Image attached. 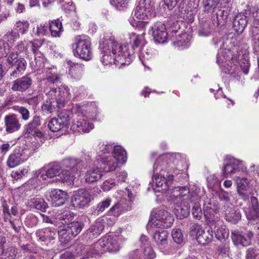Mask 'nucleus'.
<instances>
[{
  "mask_svg": "<svg viewBox=\"0 0 259 259\" xmlns=\"http://www.w3.org/2000/svg\"><path fill=\"white\" fill-rule=\"evenodd\" d=\"M245 213L248 221H259V203L255 197H251L250 207L245 210Z\"/></svg>",
  "mask_w": 259,
  "mask_h": 259,
  "instance_id": "23",
  "label": "nucleus"
},
{
  "mask_svg": "<svg viewBox=\"0 0 259 259\" xmlns=\"http://www.w3.org/2000/svg\"><path fill=\"white\" fill-rule=\"evenodd\" d=\"M190 40V36L187 33H183L179 36L177 40L173 42L174 46L179 50H182L188 46Z\"/></svg>",
  "mask_w": 259,
  "mask_h": 259,
  "instance_id": "43",
  "label": "nucleus"
},
{
  "mask_svg": "<svg viewBox=\"0 0 259 259\" xmlns=\"http://www.w3.org/2000/svg\"><path fill=\"white\" fill-rule=\"evenodd\" d=\"M79 132L88 133L93 128V124L90 123L85 117L80 116L75 123Z\"/></svg>",
  "mask_w": 259,
  "mask_h": 259,
  "instance_id": "35",
  "label": "nucleus"
},
{
  "mask_svg": "<svg viewBox=\"0 0 259 259\" xmlns=\"http://www.w3.org/2000/svg\"><path fill=\"white\" fill-rule=\"evenodd\" d=\"M246 237L238 231H234L232 232L231 238L233 243L236 246L241 245L242 246H247L250 244L251 238L254 234L250 230L247 231Z\"/></svg>",
  "mask_w": 259,
  "mask_h": 259,
  "instance_id": "18",
  "label": "nucleus"
},
{
  "mask_svg": "<svg viewBox=\"0 0 259 259\" xmlns=\"http://www.w3.org/2000/svg\"><path fill=\"white\" fill-rule=\"evenodd\" d=\"M45 80L53 84L60 83L62 80L61 75L55 69H48L46 71Z\"/></svg>",
  "mask_w": 259,
  "mask_h": 259,
  "instance_id": "38",
  "label": "nucleus"
},
{
  "mask_svg": "<svg viewBox=\"0 0 259 259\" xmlns=\"http://www.w3.org/2000/svg\"><path fill=\"white\" fill-rule=\"evenodd\" d=\"M50 197L52 206L58 207L64 204L67 194L61 190L55 189L50 192Z\"/></svg>",
  "mask_w": 259,
  "mask_h": 259,
  "instance_id": "28",
  "label": "nucleus"
},
{
  "mask_svg": "<svg viewBox=\"0 0 259 259\" xmlns=\"http://www.w3.org/2000/svg\"><path fill=\"white\" fill-rule=\"evenodd\" d=\"M218 202L213 198H206L203 203V213L209 221H214L218 218L215 216L219 211Z\"/></svg>",
  "mask_w": 259,
  "mask_h": 259,
  "instance_id": "15",
  "label": "nucleus"
},
{
  "mask_svg": "<svg viewBox=\"0 0 259 259\" xmlns=\"http://www.w3.org/2000/svg\"><path fill=\"white\" fill-rule=\"evenodd\" d=\"M74 214L69 210H64L62 212L57 215V219L59 220L64 221L65 223L73 219Z\"/></svg>",
  "mask_w": 259,
  "mask_h": 259,
  "instance_id": "55",
  "label": "nucleus"
},
{
  "mask_svg": "<svg viewBox=\"0 0 259 259\" xmlns=\"http://www.w3.org/2000/svg\"><path fill=\"white\" fill-rule=\"evenodd\" d=\"M190 40V36L187 33H183L179 36L177 40L173 42L174 46L179 50H182L188 46Z\"/></svg>",
  "mask_w": 259,
  "mask_h": 259,
  "instance_id": "41",
  "label": "nucleus"
},
{
  "mask_svg": "<svg viewBox=\"0 0 259 259\" xmlns=\"http://www.w3.org/2000/svg\"><path fill=\"white\" fill-rule=\"evenodd\" d=\"M149 0H140L134 11V16L139 19H144L154 10V7Z\"/></svg>",
  "mask_w": 259,
  "mask_h": 259,
  "instance_id": "16",
  "label": "nucleus"
},
{
  "mask_svg": "<svg viewBox=\"0 0 259 259\" xmlns=\"http://www.w3.org/2000/svg\"><path fill=\"white\" fill-rule=\"evenodd\" d=\"M166 164V162L163 161V158L159 157L153 165L154 175L153 177V181L156 184V187L161 188V190H166L168 188V183L170 182L169 181H166L164 176L158 175V171L166 170L165 167Z\"/></svg>",
  "mask_w": 259,
  "mask_h": 259,
  "instance_id": "10",
  "label": "nucleus"
},
{
  "mask_svg": "<svg viewBox=\"0 0 259 259\" xmlns=\"http://www.w3.org/2000/svg\"><path fill=\"white\" fill-rule=\"evenodd\" d=\"M238 47L232 44L229 39L223 42L217 56V63L224 64L230 61H237L238 58Z\"/></svg>",
  "mask_w": 259,
  "mask_h": 259,
  "instance_id": "6",
  "label": "nucleus"
},
{
  "mask_svg": "<svg viewBox=\"0 0 259 259\" xmlns=\"http://www.w3.org/2000/svg\"><path fill=\"white\" fill-rule=\"evenodd\" d=\"M200 199V196L199 194V199L196 201H190L189 203H192V214L193 217L197 219H200L202 215V211L199 203V200Z\"/></svg>",
  "mask_w": 259,
  "mask_h": 259,
  "instance_id": "46",
  "label": "nucleus"
},
{
  "mask_svg": "<svg viewBox=\"0 0 259 259\" xmlns=\"http://www.w3.org/2000/svg\"><path fill=\"white\" fill-rule=\"evenodd\" d=\"M167 237V232L163 230L156 231L153 236V239L158 248L164 254L171 252V249L168 244Z\"/></svg>",
  "mask_w": 259,
  "mask_h": 259,
  "instance_id": "12",
  "label": "nucleus"
},
{
  "mask_svg": "<svg viewBox=\"0 0 259 259\" xmlns=\"http://www.w3.org/2000/svg\"><path fill=\"white\" fill-rule=\"evenodd\" d=\"M50 30L52 36L59 37L63 31L62 23L59 19L51 21L50 22Z\"/></svg>",
  "mask_w": 259,
  "mask_h": 259,
  "instance_id": "40",
  "label": "nucleus"
},
{
  "mask_svg": "<svg viewBox=\"0 0 259 259\" xmlns=\"http://www.w3.org/2000/svg\"><path fill=\"white\" fill-rule=\"evenodd\" d=\"M97 248L102 246L104 253L116 252L120 249L118 238L117 236L108 235L102 237L97 241Z\"/></svg>",
  "mask_w": 259,
  "mask_h": 259,
  "instance_id": "11",
  "label": "nucleus"
},
{
  "mask_svg": "<svg viewBox=\"0 0 259 259\" xmlns=\"http://www.w3.org/2000/svg\"><path fill=\"white\" fill-rule=\"evenodd\" d=\"M73 47L75 48L74 55L79 58L89 61L93 57L91 38L87 35H77L75 37Z\"/></svg>",
  "mask_w": 259,
  "mask_h": 259,
  "instance_id": "5",
  "label": "nucleus"
},
{
  "mask_svg": "<svg viewBox=\"0 0 259 259\" xmlns=\"http://www.w3.org/2000/svg\"><path fill=\"white\" fill-rule=\"evenodd\" d=\"M5 130L8 133L18 131L21 127V123L18 116L12 113L6 115L4 118Z\"/></svg>",
  "mask_w": 259,
  "mask_h": 259,
  "instance_id": "19",
  "label": "nucleus"
},
{
  "mask_svg": "<svg viewBox=\"0 0 259 259\" xmlns=\"http://www.w3.org/2000/svg\"><path fill=\"white\" fill-rule=\"evenodd\" d=\"M32 84V79L28 76H24L13 81L11 89L14 92L22 93L28 90Z\"/></svg>",
  "mask_w": 259,
  "mask_h": 259,
  "instance_id": "21",
  "label": "nucleus"
},
{
  "mask_svg": "<svg viewBox=\"0 0 259 259\" xmlns=\"http://www.w3.org/2000/svg\"><path fill=\"white\" fill-rule=\"evenodd\" d=\"M91 200L90 193L86 190H80L72 196L71 203L74 207L84 208L89 205Z\"/></svg>",
  "mask_w": 259,
  "mask_h": 259,
  "instance_id": "14",
  "label": "nucleus"
},
{
  "mask_svg": "<svg viewBox=\"0 0 259 259\" xmlns=\"http://www.w3.org/2000/svg\"><path fill=\"white\" fill-rule=\"evenodd\" d=\"M248 11L246 10L238 14L235 18L233 25L234 30L238 33H241L247 24V15Z\"/></svg>",
  "mask_w": 259,
  "mask_h": 259,
  "instance_id": "27",
  "label": "nucleus"
},
{
  "mask_svg": "<svg viewBox=\"0 0 259 259\" xmlns=\"http://www.w3.org/2000/svg\"><path fill=\"white\" fill-rule=\"evenodd\" d=\"M102 176V171L98 167H92L88 169L84 176L85 180L88 183H94L100 180Z\"/></svg>",
  "mask_w": 259,
  "mask_h": 259,
  "instance_id": "31",
  "label": "nucleus"
},
{
  "mask_svg": "<svg viewBox=\"0 0 259 259\" xmlns=\"http://www.w3.org/2000/svg\"><path fill=\"white\" fill-rule=\"evenodd\" d=\"M27 158L28 156L24 154L23 151H15L9 156L7 165L10 168H14L24 162Z\"/></svg>",
  "mask_w": 259,
  "mask_h": 259,
  "instance_id": "26",
  "label": "nucleus"
},
{
  "mask_svg": "<svg viewBox=\"0 0 259 259\" xmlns=\"http://www.w3.org/2000/svg\"><path fill=\"white\" fill-rule=\"evenodd\" d=\"M222 171L225 177H227L228 175L238 176L240 173L244 172L243 165L241 161L232 158L224 164Z\"/></svg>",
  "mask_w": 259,
  "mask_h": 259,
  "instance_id": "13",
  "label": "nucleus"
},
{
  "mask_svg": "<svg viewBox=\"0 0 259 259\" xmlns=\"http://www.w3.org/2000/svg\"><path fill=\"white\" fill-rule=\"evenodd\" d=\"M200 192V189L195 186L191 189L186 186L175 187L170 190L169 200L178 205L189 203L198 200Z\"/></svg>",
  "mask_w": 259,
  "mask_h": 259,
  "instance_id": "4",
  "label": "nucleus"
},
{
  "mask_svg": "<svg viewBox=\"0 0 259 259\" xmlns=\"http://www.w3.org/2000/svg\"><path fill=\"white\" fill-rule=\"evenodd\" d=\"M27 203V206L30 208H35L42 212H45L48 207L47 203L45 202L44 199L40 197L31 198Z\"/></svg>",
  "mask_w": 259,
  "mask_h": 259,
  "instance_id": "34",
  "label": "nucleus"
},
{
  "mask_svg": "<svg viewBox=\"0 0 259 259\" xmlns=\"http://www.w3.org/2000/svg\"><path fill=\"white\" fill-rule=\"evenodd\" d=\"M196 239L198 242L202 245H206L211 241L213 237V231L211 228L206 227L205 229L197 226Z\"/></svg>",
  "mask_w": 259,
  "mask_h": 259,
  "instance_id": "22",
  "label": "nucleus"
},
{
  "mask_svg": "<svg viewBox=\"0 0 259 259\" xmlns=\"http://www.w3.org/2000/svg\"><path fill=\"white\" fill-rule=\"evenodd\" d=\"M171 236L174 241L177 244H181L184 242V238L181 230L179 229H174L171 232Z\"/></svg>",
  "mask_w": 259,
  "mask_h": 259,
  "instance_id": "54",
  "label": "nucleus"
},
{
  "mask_svg": "<svg viewBox=\"0 0 259 259\" xmlns=\"http://www.w3.org/2000/svg\"><path fill=\"white\" fill-rule=\"evenodd\" d=\"M215 235L218 240H222L228 238L229 236V230L225 226H220L218 227L215 231Z\"/></svg>",
  "mask_w": 259,
  "mask_h": 259,
  "instance_id": "53",
  "label": "nucleus"
},
{
  "mask_svg": "<svg viewBox=\"0 0 259 259\" xmlns=\"http://www.w3.org/2000/svg\"><path fill=\"white\" fill-rule=\"evenodd\" d=\"M235 61H230L224 64H218L222 70L225 73L229 74L232 75H238V69L237 68L236 65L234 63Z\"/></svg>",
  "mask_w": 259,
  "mask_h": 259,
  "instance_id": "39",
  "label": "nucleus"
},
{
  "mask_svg": "<svg viewBox=\"0 0 259 259\" xmlns=\"http://www.w3.org/2000/svg\"><path fill=\"white\" fill-rule=\"evenodd\" d=\"M61 7L65 10L68 11H74L75 10V6L73 5L71 0H59Z\"/></svg>",
  "mask_w": 259,
  "mask_h": 259,
  "instance_id": "63",
  "label": "nucleus"
},
{
  "mask_svg": "<svg viewBox=\"0 0 259 259\" xmlns=\"http://www.w3.org/2000/svg\"><path fill=\"white\" fill-rule=\"evenodd\" d=\"M58 232L60 242L59 247L64 249L68 247V243L74 236L67 225L59 227Z\"/></svg>",
  "mask_w": 259,
  "mask_h": 259,
  "instance_id": "20",
  "label": "nucleus"
},
{
  "mask_svg": "<svg viewBox=\"0 0 259 259\" xmlns=\"http://www.w3.org/2000/svg\"><path fill=\"white\" fill-rule=\"evenodd\" d=\"M180 208H178L176 210V213L179 219H183L187 217L190 213V205L189 203L182 204Z\"/></svg>",
  "mask_w": 259,
  "mask_h": 259,
  "instance_id": "50",
  "label": "nucleus"
},
{
  "mask_svg": "<svg viewBox=\"0 0 259 259\" xmlns=\"http://www.w3.org/2000/svg\"><path fill=\"white\" fill-rule=\"evenodd\" d=\"M1 259H15L18 253L17 249L13 246H10L1 252Z\"/></svg>",
  "mask_w": 259,
  "mask_h": 259,
  "instance_id": "45",
  "label": "nucleus"
},
{
  "mask_svg": "<svg viewBox=\"0 0 259 259\" xmlns=\"http://www.w3.org/2000/svg\"><path fill=\"white\" fill-rule=\"evenodd\" d=\"M99 154L100 156H103L106 154L112 153L114 146L112 144H104L100 143L99 145Z\"/></svg>",
  "mask_w": 259,
  "mask_h": 259,
  "instance_id": "52",
  "label": "nucleus"
},
{
  "mask_svg": "<svg viewBox=\"0 0 259 259\" xmlns=\"http://www.w3.org/2000/svg\"><path fill=\"white\" fill-rule=\"evenodd\" d=\"M47 95L50 98L43 103L41 109L44 112L48 114L64 106L66 99L70 95V90L68 86L63 84L58 89L54 88L50 89Z\"/></svg>",
  "mask_w": 259,
  "mask_h": 259,
  "instance_id": "3",
  "label": "nucleus"
},
{
  "mask_svg": "<svg viewBox=\"0 0 259 259\" xmlns=\"http://www.w3.org/2000/svg\"><path fill=\"white\" fill-rule=\"evenodd\" d=\"M125 206H123L121 203H117L114 205L109 210V213L114 217H118L124 209Z\"/></svg>",
  "mask_w": 259,
  "mask_h": 259,
  "instance_id": "56",
  "label": "nucleus"
},
{
  "mask_svg": "<svg viewBox=\"0 0 259 259\" xmlns=\"http://www.w3.org/2000/svg\"><path fill=\"white\" fill-rule=\"evenodd\" d=\"M100 162L103 166L102 168L105 172L114 170L119 163L115 157L111 155L102 158Z\"/></svg>",
  "mask_w": 259,
  "mask_h": 259,
  "instance_id": "32",
  "label": "nucleus"
},
{
  "mask_svg": "<svg viewBox=\"0 0 259 259\" xmlns=\"http://www.w3.org/2000/svg\"><path fill=\"white\" fill-rule=\"evenodd\" d=\"M10 54L9 45L3 40H0V56L1 57L8 56Z\"/></svg>",
  "mask_w": 259,
  "mask_h": 259,
  "instance_id": "62",
  "label": "nucleus"
},
{
  "mask_svg": "<svg viewBox=\"0 0 259 259\" xmlns=\"http://www.w3.org/2000/svg\"><path fill=\"white\" fill-rule=\"evenodd\" d=\"M48 30V27L44 24L37 25L33 29V32L37 36H44L46 35Z\"/></svg>",
  "mask_w": 259,
  "mask_h": 259,
  "instance_id": "58",
  "label": "nucleus"
},
{
  "mask_svg": "<svg viewBox=\"0 0 259 259\" xmlns=\"http://www.w3.org/2000/svg\"><path fill=\"white\" fill-rule=\"evenodd\" d=\"M152 35L155 42L164 43L167 38L165 26L160 22H157L151 27Z\"/></svg>",
  "mask_w": 259,
  "mask_h": 259,
  "instance_id": "17",
  "label": "nucleus"
},
{
  "mask_svg": "<svg viewBox=\"0 0 259 259\" xmlns=\"http://www.w3.org/2000/svg\"><path fill=\"white\" fill-rule=\"evenodd\" d=\"M104 220L97 221L86 231L84 234V238L87 240H91L97 237L104 229L103 222Z\"/></svg>",
  "mask_w": 259,
  "mask_h": 259,
  "instance_id": "24",
  "label": "nucleus"
},
{
  "mask_svg": "<svg viewBox=\"0 0 259 259\" xmlns=\"http://www.w3.org/2000/svg\"><path fill=\"white\" fill-rule=\"evenodd\" d=\"M213 12L212 21L214 24L221 26L224 25L228 19V12L227 10L218 9L215 12L213 10Z\"/></svg>",
  "mask_w": 259,
  "mask_h": 259,
  "instance_id": "33",
  "label": "nucleus"
},
{
  "mask_svg": "<svg viewBox=\"0 0 259 259\" xmlns=\"http://www.w3.org/2000/svg\"><path fill=\"white\" fill-rule=\"evenodd\" d=\"M63 164L66 169H62L57 162L50 164L49 168L45 171V175L40 176L42 180L55 178L56 182H66L71 184L75 179V175L82 171L84 167L83 162L78 159L68 158L63 161Z\"/></svg>",
  "mask_w": 259,
  "mask_h": 259,
  "instance_id": "2",
  "label": "nucleus"
},
{
  "mask_svg": "<svg viewBox=\"0 0 259 259\" xmlns=\"http://www.w3.org/2000/svg\"><path fill=\"white\" fill-rule=\"evenodd\" d=\"M42 42L40 40H35L34 41H30L27 44V47L28 49L30 48V50L32 52L35 60L36 59V57L40 58L42 56L40 52L38 51V49L41 46Z\"/></svg>",
  "mask_w": 259,
  "mask_h": 259,
  "instance_id": "44",
  "label": "nucleus"
},
{
  "mask_svg": "<svg viewBox=\"0 0 259 259\" xmlns=\"http://www.w3.org/2000/svg\"><path fill=\"white\" fill-rule=\"evenodd\" d=\"M128 257L130 259H145L143 252L140 249H136L130 252Z\"/></svg>",
  "mask_w": 259,
  "mask_h": 259,
  "instance_id": "60",
  "label": "nucleus"
},
{
  "mask_svg": "<svg viewBox=\"0 0 259 259\" xmlns=\"http://www.w3.org/2000/svg\"><path fill=\"white\" fill-rule=\"evenodd\" d=\"M69 125V115L65 112H61L56 117L53 118L49 121L48 127L53 132H57L60 131L65 132L68 128Z\"/></svg>",
  "mask_w": 259,
  "mask_h": 259,
  "instance_id": "9",
  "label": "nucleus"
},
{
  "mask_svg": "<svg viewBox=\"0 0 259 259\" xmlns=\"http://www.w3.org/2000/svg\"><path fill=\"white\" fill-rule=\"evenodd\" d=\"M174 220L172 216L167 210H155L151 212L149 224L152 228H166L171 226Z\"/></svg>",
  "mask_w": 259,
  "mask_h": 259,
  "instance_id": "7",
  "label": "nucleus"
},
{
  "mask_svg": "<svg viewBox=\"0 0 259 259\" xmlns=\"http://www.w3.org/2000/svg\"><path fill=\"white\" fill-rule=\"evenodd\" d=\"M259 255V250L254 248H249L246 252V259H255Z\"/></svg>",
  "mask_w": 259,
  "mask_h": 259,
  "instance_id": "64",
  "label": "nucleus"
},
{
  "mask_svg": "<svg viewBox=\"0 0 259 259\" xmlns=\"http://www.w3.org/2000/svg\"><path fill=\"white\" fill-rule=\"evenodd\" d=\"M104 40L100 42V49L102 54L101 61L104 65L118 62L121 65L130 63L132 56L127 44H120L114 40L112 37L104 38Z\"/></svg>",
  "mask_w": 259,
  "mask_h": 259,
  "instance_id": "1",
  "label": "nucleus"
},
{
  "mask_svg": "<svg viewBox=\"0 0 259 259\" xmlns=\"http://www.w3.org/2000/svg\"><path fill=\"white\" fill-rule=\"evenodd\" d=\"M138 56L139 59L141 61L143 64L145 65L144 62L152 57V51L151 49H148L145 46H143L140 49Z\"/></svg>",
  "mask_w": 259,
  "mask_h": 259,
  "instance_id": "47",
  "label": "nucleus"
},
{
  "mask_svg": "<svg viewBox=\"0 0 259 259\" xmlns=\"http://www.w3.org/2000/svg\"><path fill=\"white\" fill-rule=\"evenodd\" d=\"M112 156L115 157L119 163H124L127 160L126 151L120 146H114Z\"/></svg>",
  "mask_w": 259,
  "mask_h": 259,
  "instance_id": "36",
  "label": "nucleus"
},
{
  "mask_svg": "<svg viewBox=\"0 0 259 259\" xmlns=\"http://www.w3.org/2000/svg\"><path fill=\"white\" fill-rule=\"evenodd\" d=\"M74 237L77 235L83 228V224L81 222L75 221L67 224Z\"/></svg>",
  "mask_w": 259,
  "mask_h": 259,
  "instance_id": "51",
  "label": "nucleus"
},
{
  "mask_svg": "<svg viewBox=\"0 0 259 259\" xmlns=\"http://www.w3.org/2000/svg\"><path fill=\"white\" fill-rule=\"evenodd\" d=\"M35 235L39 241L46 242L48 240L51 241L55 240L56 234L55 229L46 228L36 231Z\"/></svg>",
  "mask_w": 259,
  "mask_h": 259,
  "instance_id": "29",
  "label": "nucleus"
},
{
  "mask_svg": "<svg viewBox=\"0 0 259 259\" xmlns=\"http://www.w3.org/2000/svg\"><path fill=\"white\" fill-rule=\"evenodd\" d=\"M225 218L226 221L235 224L241 219V214L239 210H232L226 213Z\"/></svg>",
  "mask_w": 259,
  "mask_h": 259,
  "instance_id": "48",
  "label": "nucleus"
},
{
  "mask_svg": "<svg viewBox=\"0 0 259 259\" xmlns=\"http://www.w3.org/2000/svg\"><path fill=\"white\" fill-rule=\"evenodd\" d=\"M190 40V36L187 33H183L179 36L177 40L173 42L174 46L179 50H182L188 46Z\"/></svg>",
  "mask_w": 259,
  "mask_h": 259,
  "instance_id": "42",
  "label": "nucleus"
},
{
  "mask_svg": "<svg viewBox=\"0 0 259 259\" xmlns=\"http://www.w3.org/2000/svg\"><path fill=\"white\" fill-rule=\"evenodd\" d=\"M241 173L238 176H235L238 192L244 200H246L248 198L249 195L245 192V191L249 185V181L247 179L241 177Z\"/></svg>",
  "mask_w": 259,
  "mask_h": 259,
  "instance_id": "30",
  "label": "nucleus"
},
{
  "mask_svg": "<svg viewBox=\"0 0 259 259\" xmlns=\"http://www.w3.org/2000/svg\"><path fill=\"white\" fill-rule=\"evenodd\" d=\"M97 242L92 244L87 249V257H95L96 255L104 253L102 246L97 248Z\"/></svg>",
  "mask_w": 259,
  "mask_h": 259,
  "instance_id": "49",
  "label": "nucleus"
},
{
  "mask_svg": "<svg viewBox=\"0 0 259 259\" xmlns=\"http://www.w3.org/2000/svg\"><path fill=\"white\" fill-rule=\"evenodd\" d=\"M218 2V0H203V4L205 11L209 12L212 9H214Z\"/></svg>",
  "mask_w": 259,
  "mask_h": 259,
  "instance_id": "61",
  "label": "nucleus"
},
{
  "mask_svg": "<svg viewBox=\"0 0 259 259\" xmlns=\"http://www.w3.org/2000/svg\"><path fill=\"white\" fill-rule=\"evenodd\" d=\"M111 199L106 198L103 201L100 202L97 206L96 210L98 214L102 212L106 208L108 207L111 203Z\"/></svg>",
  "mask_w": 259,
  "mask_h": 259,
  "instance_id": "59",
  "label": "nucleus"
},
{
  "mask_svg": "<svg viewBox=\"0 0 259 259\" xmlns=\"http://www.w3.org/2000/svg\"><path fill=\"white\" fill-rule=\"evenodd\" d=\"M15 110L21 114L22 120L26 121L29 119L30 117V112L26 107L23 106H17L15 107Z\"/></svg>",
  "mask_w": 259,
  "mask_h": 259,
  "instance_id": "57",
  "label": "nucleus"
},
{
  "mask_svg": "<svg viewBox=\"0 0 259 259\" xmlns=\"http://www.w3.org/2000/svg\"><path fill=\"white\" fill-rule=\"evenodd\" d=\"M69 77L73 81L79 80L82 77L84 72V65L82 64L68 63Z\"/></svg>",
  "mask_w": 259,
  "mask_h": 259,
  "instance_id": "25",
  "label": "nucleus"
},
{
  "mask_svg": "<svg viewBox=\"0 0 259 259\" xmlns=\"http://www.w3.org/2000/svg\"><path fill=\"white\" fill-rule=\"evenodd\" d=\"M211 23L209 20H202L198 28V34L201 36H208L212 32Z\"/></svg>",
  "mask_w": 259,
  "mask_h": 259,
  "instance_id": "37",
  "label": "nucleus"
},
{
  "mask_svg": "<svg viewBox=\"0 0 259 259\" xmlns=\"http://www.w3.org/2000/svg\"><path fill=\"white\" fill-rule=\"evenodd\" d=\"M7 62L14 67V70L10 73V76L13 78L21 75L25 70L27 62L24 58L19 57L17 52L11 53L7 57Z\"/></svg>",
  "mask_w": 259,
  "mask_h": 259,
  "instance_id": "8",
  "label": "nucleus"
}]
</instances>
